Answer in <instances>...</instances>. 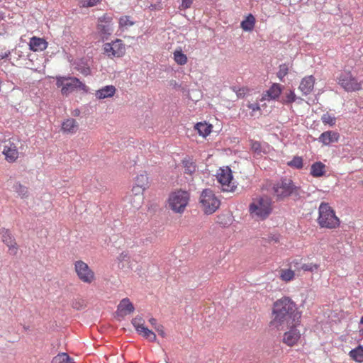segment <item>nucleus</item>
Listing matches in <instances>:
<instances>
[{
    "label": "nucleus",
    "mask_w": 363,
    "mask_h": 363,
    "mask_svg": "<svg viewBox=\"0 0 363 363\" xmlns=\"http://www.w3.org/2000/svg\"><path fill=\"white\" fill-rule=\"evenodd\" d=\"M98 30L104 39H108L113 32L112 18L107 15H104L99 19Z\"/></svg>",
    "instance_id": "nucleus-11"
},
{
    "label": "nucleus",
    "mask_w": 363,
    "mask_h": 363,
    "mask_svg": "<svg viewBox=\"0 0 363 363\" xmlns=\"http://www.w3.org/2000/svg\"><path fill=\"white\" fill-rule=\"evenodd\" d=\"M155 240V237L154 235H150L142 240V242L143 245H147L148 243L152 242Z\"/></svg>",
    "instance_id": "nucleus-46"
},
{
    "label": "nucleus",
    "mask_w": 363,
    "mask_h": 363,
    "mask_svg": "<svg viewBox=\"0 0 363 363\" xmlns=\"http://www.w3.org/2000/svg\"><path fill=\"white\" fill-rule=\"evenodd\" d=\"M75 270L79 278L85 283H91L94 280V272L89 266L82 261L75 262Z\"/></svg>",
    "instance_id": "nucleus-10"
},
{
    "label": "nucleus",
    "mask_w": 363,
    "mask_h": 363,
    "mask_svg": "<svg viewBox=\"0 0 363 363\" xmlns=\"http://www.w3.org/2000/svg\"><path fill=\"white\" fill-rule=\"evenodd\" d=\"M318 267H319L318 264H313V263L303 264L301 266V269L303 270L311 272L318 270Z\"/></svg>",
    "instance_id": "nucleus-42"
},
{
    "label": "nucleus",
    "mask_w": 363,
    "mask_h": 363,
    "mask_svg": "<svg viewBox=\"0 0 363 363\" xmlns=\"http://www.w3.org/2000/svg\"><path fill=\"white\" fill-rule=\"evenodd\" d=\"M9 55H10L9 51L4 52H0V59L6 58Z\"/></svg>",
    "instance_id": "nucleus-51"
},
{
    "label": "nucleus",
    "mask_w": 363,
    "mask_h": 363,
    "mask_svg": "<svg viewBox=\"0 0 363 363\" xmlns=\"http://www.w3.org/2000/svg\"><path fill=\"white\" fill-rule=\"evenodd\" d=\"M314 83L315 78L312 75L306 77L301 80L298 89L306 96L313 89Z\"/></svg>",
    "instance_id": "nucleus-17"
},
{
    "label": "nucleus",
    "mask_w": 363,
    "mask_h": 363,
    "mask_svg": "<svg viewBox=\"0 0 363 363\" xmlns=\"http://www.w3.org/2000/svg\"><path fill=\"white\" fill-rule=\"evenodd\" d=\"M294 272L291 269H281L280 271V277L283 281H289L294 278Z\"/></svg>",
    "instance_id": "nucleus-34"
},
{
    "label": "nucleus",
    "mask_w": 363,
    "mask_h": 363,
    "mask_svg": "<svg viewBox=\"0 0 363 363\" xmlns=\"http://www.w3.org/2000/svg\"><path fill=\"white\" fill-rule=\"evenodd\" d=\"M248 108L251 110H252L253 111H258L259 110V106L258 104L257 103H255V104H250L248 105Z\"/></svg>",
    "instance_id": "nucleus-48"
},
{
    "label": "nucleus",
    "mask_w": 363,
    "mask_h": 363,
    "mask_svg": "<svg viewBox=\"0 0 363 363\" xmlns=\"http://www.w3.org/2000/svg\"><path fill=\"white\" fill-rule=\"evenodd\" d=\"M250 150L257 155H262V153H266L260 142L256 140H250Z\"/></svg>",
    "instance_id": "nucleus-29"
},
{
    "label": "nucleus",
    "mask_w": 363,
    "mask_h": 363,
    "mask_svg": "<svg viewBox=\"0 0 363 363\" xmlns=\"http://www.w3.org/2000/svg\"><path fill=\"white\" fill-rule=\"evenodd\" d=\"M76 68L79 72H80L82 74L85 76H87L90 74L89 67L84 65L83 62L77 64Z\"/></svg>",
    "instance_id": "nucleus-41"
},
{
    "label": "nucleus",
    "mask_w": 363,
    "mask_h": 363,
    "mask_svg": "<svg viewBox=\"0 0 363 363\" xmlns=\"http://www.w3.org/2000/svg\"><path fill=\"white\" fill-rule=\"evenodd\" d=\"M14 191L21 197L28 196V189L27 187L21 185L20 183H16L13 186Z\"/></svg>",
    "instance_id": "nucleus-35"
},
{
    "label": "nucleus",
    "mask_w": 363,
    "mask_h": 363,
    "mask_svg": "<svg viewBox=\"0 0 363 363\" xmlns=\"http://www.w3.org/2000/svg\"><path fill=\"white\" fill-rule=\"evenodd\" d=\"M135 310L133 304L128 298L121 301L118 306L116 313L118 316L124 317L127 314L133 313Z\"/></svg>",
    "instance_id": "nucleus-15"
},
{
    "label": "nucleus",
    "mask_w": 363,
    "mask_h": 363,
    "mask_svg": "<svg viewBox=\"0 0 363 363\" xmlns=\"http://www.w3.org/2000/svg\"><path fill=\"white\" fill-rule=\"evenodd\" d=\"M79 124L74 118H68L62 124V130L64 133L73 134L77 132Z\"/></svg>",
    "instance_id": "nucleus-20"
},
{
    "label": "nucleus",
    "mask_w": 363,
    "mask_h": 363,
    "mask_svg": "<svg viewBox=\"0 0 363 363\" xmlns=\"http://www.w3.org/2000/svg\"><path fill=\"white\" fill-rule=\"evenodd\" d=\"M249 211L253 218L265 219L271 213L269 203L260 198L250 205Z\"/></svg>",
    "instance_id": "nucleus-7"
},
{
    "label": "nucleus",
    "mask_w": 363,
    "mask_h": 363,
    "mask_svg": "<svg viewBox=\"0 0 363 363\" xmlns=\"http://www.w3.org/2000/svg\"><path fill=\"white\" fill-rule=\"evenodd\" d=\"M195 129L198 130L200 135L205 138L211 133L212 125L206 123H198L195 125Z\"/></svg>",
    "instance_id": "nucleus-25"
},
{
    "label": "nucleus",
    "mask_w": 363,
    "mask_h": 363,
    "mask_svg": "<svg viewBox=\"0 0 363 363\" xmlns=\"http://www.w3.org/2000/svg\"><path fill=\"white\" fill-rule=\"evenodd\" d=\"M360 324L363 325V315L362 316L361 318V320H360ZM363 333V330H361Z\"/></svg>",
    "instance_id": "nucleus-54"
},
{
    "label": "nucleus",
    "mask_w": 363,
    "mask_h": 363,
    "mask_svg": "<svg viewBox=\"0 0 363 363\" xmlns=\"http://www.w3.org/2000/svg\"><path fill=\"white\" fill-rule=\"evenodd\" d=\"M301 318V313L296 304L289 298L278 299L273 305V319L271 324L278 329L285 326H296Z\"/></svg>",
    "instance_id": "nucleus-1"
},
{
    "label": "nucleus",
    "mask_w": 363,
    "mask_h": 363,
    "mask_svg": "<svg viewBox=\"0 0 363 363\" xmlns=\"http://www.w3.org/2000/svg\"><path fill=\"white\" fill-rule=\"evenodd\" d=\"M279 69L277 74V77L281 81H284V77L288 74L289 66L286 64H282L279 66Z\"/></svg>",
    "instance_id": "nucleus-39"
},
{
    "label": "nucleus",
    "mask_w": 363,
    "mask_h": 363,
    "mask_svg": "<svg viewBox=\"0 0 363 363\" xmlns=\"http://www.w3.org/2000/svg\"><path fill=\"white\" fill-rule=\"evenodd\" d=\"M193 3V0H182L181 7L184 9H186L191 6Z\"/></svg>",
    "instance_id": "nucleus-45"
},
{
    "label": "nucleus",
    "mask_w": 363,
    "mask_h": 363,
    "mask_svg": "<svg viewBox=\"0 0 363 363\" xmlns=\"http://www.w3.org/2000/svg\"><path fill=\"white\" fill-rule=\"evenodd\" d=\"M282 86L279 84H273L267 91V96L270 99H277L281 93Z\"/></svg>",
    "instance_id": "nucleus-23"
},
{
    "label": "nucleus",
    "mask_w": 363,
    "mask_h": 363,
    "mask_svg": "<svg viewBox=\"0 0 363 363\" xmlns=\"http://www.w3.org/2000/svg\"><path fill=\"white\" fill-rule=\"evenodd\" d=\"M189 194L185 191H178L171 194L169 199V205L172 211L177 213L184 211L188 203Z\"/></svg>",
    "instance_id": "nucleus-5"
},
{
    "label": "nucleus",
    "mask_w": 363,
    "mask_h": 363,
    "mask_svg": "<svg viewBox=\"0 0 363 363\" xmlns=\"http://www.w3.org/2000/svg\"><path fill=\"white\" fill-rule=\"evenodd\" d=\"M182 164L185 169V173L191 174L196 171V164L192 159L185 158L182 160Z\"/></svg>",
    "instance_id": "nucleus-26"
},
{
    "label": "nucleus",
    "mask_w": 363,
    "mask_h": 363,
    "mask_svg": "<svg viewBox=\"0 0 363 363\" xmlns=\"http://www.w3.org/2000/svg\"><path fill=\"white\" fill-rule=\"evenodd\" d=\"M148 178L145 174H141L137 176L135 179L136 185L144 190L147 184Z\"/></svg>",
    "instance_id": "nucleus-33"
},
{
    "label": "nucleus",
    "mask_w": 363,
    "mask_h": 363,
    "mask_svg": "<svg viewBox=\"0 0 363 363\" xmlns=\"http://www.w3.org/2000/svg\"><path fill=\"white\" fill-rule=\"evenodd\" d=\"M138 333L151 342H155L156 340V335L145 326L143 328H140V330L138 329Z\"/></svg>",
    "instance_id": "nucleus-28"
},
{
    "label": "nucleus",
    "mask_w": 363,
    "mask_h": 363,
    "mask_svg": "<svg viewBox=\"0 0 363 363\" xmlns=\"http://www.w3.org/2000/svg\"><path fill=\"white\" fill-rule=\"evenodd\" d=\"M200 203L206 214L215 212L220 206V201L215 196L212 190L204 189L200 196Z\"/></svg>",
    "instance_id": "nucleus-4"
},
{
    "label": "nucleus",
    "mask_w": 363,
    "mask_h": 363,
    "mask_svg": "<svg viewBox=\"0 0 363 363\" xmlns=\"http://www.w3.org/2000/svg\"><path fill=\"white\" fill-rule=\"evenodd\" d=\"M2 153L5 156V159L9 162H14L19 155L18 147L11 141H6L4 145Z\"/></svg>",
    "instance_id": "nucleus-12"
},
{
    "label": "nucleus",
    "mask_w": 363,
    "mask_h": 363,
    "mask_svg": "<svg viewBox=\"0 0 363 363\" xmlns=\"http://www.w3.org/2000/svg\"><path fill=\"white\" fill-rule=\"evenodd\" d=\"M79 113H80V111H79V110H78V109H75V110L72 112V114H73V116H78L79 115Z\"/></svg>",
    "instance_id": "nucleus-53"
},
{
    "label": "nucleus",
    "mask_w": 363,
    "mask_h": 363,
    "mask_svg": "<svg viewBox=\"0 0 363 363\" xmlns=\"http://www.w3.org/2000/svg\"><path fill=\"white\" fill-rule=\"evenodd\" d=\"M291 327V330L288 332H286L284 335L283 342L286 344L288 346L294 345L300 338V333L295 328L296 326L289 325Z\"/></svg>",
    "instance_id": "nucleus-16"
},
{
    "label": "nucleus",
    "mask_w": 363,
    "mask_h": 363,
    "mask_svg": "<svg viewBox=\"0 0 363 363\" xmlns=\"http://www.w3.org/2000/svg\"><path fill=\"white\" fill-rule=\"evenodd\" d=\"M67 81V77H57V82L56 85L57 87H61L63 89V86H65V84Z\"/></svg>",
    "instance_id": "nucleus-44"
},
{
    "label": "nucleus",
    "mask_w": 363,
    "mask_h": 363,
    "mask_svg": "<svg viewBox=\"0 0 363 363\" xmlns=\"http://www.w3.org/2000/svg\"><path fill=\"white\" fill-rule=\"evenodd\" d=\"M217 179L223 191L233 192L235 191L236 185L233 182L232 172L230 168L220 169Z\"/></svg>",
    "instance_id": "nucleus-8"
},
{
    "label": "nucleus",
    "mask_w": 363,
    "mask_h": 363,
    "mask_svg": "<svg viewBox=\"0 0 363 363\" xmlns=\"http://www.w3.org/2000/svg\"><path fill=\"white\" fill-rule=\"evenodd\" d=\"M149 322H150V323L152 326H154L155 328L156 326H157V325H158L157 324V320H156L155 318H151L149 320Z\"/></svg>",
    "instance_id": "nucleus-52"
},
{
    "label": "nucleus",
    "mask_w": 363,
    "mask_h": 363,
    "mask_svg": "<svg viewBox=\"0 0 363 363\" xmlns=\"http://www.w3.org/2000/svg\"><path fill=\"white\" fill-rule=\"evenodd\" d=\"M318 222L320 227L326 228H335L340 225L339 218L335 216L332 208L325 203L319 206V216Z\"/></svg>",
    "instance_id": "nucleus-3"
},
{
    "label": "nucleus",
    "mask_w": 363,
    "mask_h": 363,
    "mask_svg": "<svg viewBox=\"0 0 363 363\" xmlns=\"http://www.w3.org/2000/svg\"><path fill=\"white\" fill-rule=\"evenodd\" d=\"M296 99V94H294V91L292 90H289L284 93L281 101L283 104H291L294 102Z\"/></svg>",
    "instance_id": "nucleus-31"
},
{
    "label": "nucleus",
    "mask_w": 363,
    "mask_h": 363,
    "mask_svg": "<svg viewBox=\"0 0 363 363\" xmlns=\"http://www.w3.org/2000/svg\"><path fill=\"white\" fill-rule=\"evenodd\" d=\"M127 257H128V253L125 252H123L118 256V259L121 262V261L125 260V258H127Z\"/></svg>",
    "instance_id": "nucleus-50"
},
{
    "label": "nucleus",
    "mask_w": 363,
    "mask_h": 363,
    "mask_svg": "<svg viewBox=\"0 0 363 363\" xmlns=\"http://www.w3.org/2000/svg\"><path fill=\"white\" fill-rule=\"evenodd\" d=\"M339 133L335 131L328 130L323 132L319 137V142L325 145H328L331 143H336L339 139Z\"/></svg>",
    "instance_id": "nucleus-18"
},
{
    "label": "nucleus",
    "mask_w": 363,
    "mask_h": 363,
    "mask_svg": "<svg viewBox=\"0 0 363 363\" xmlns=\"http://www.w3.org/2000/svg\"><path fill=\"white\" fill-rule=\"evenodd\" d=\"M77 88L85 90L86 86L80 82V80L77 77H67V81H66L63 89H61V92L64 95H67Z\"/></svg>",
    "instance_id": "nucleus-13"
},
{
    "label": "nucleus",
    "mask_w": 363,
    "mask_h": 363,
    "mask_svg": "<svg viewBox=\"0 0 363 363\" xmlns=\"http://www.w3.org/2000/svg\"><path fill=\"white\" fill-rule=\"evenodd\" d=\"M255 24V18L249 14L245 20L241 22L240 26L245 31H251L253 30Z\"/></svg>",
    "instance_id": "nucleus-24"
},
{
    "label": "nucleus",
    "mask_w": 363,
    "mask_h": 363,
    "mask_svg": "<svg viewBox=\"0 0 363 363\" xmlns=\"http://www.w3.org/2000/svg\"><path fill=\"white\" fill-rule=\"evenodd\" d=\"M350 357L358 362H363V347L358 346L350 352Z\"/></svg>",
    "instance_id": "nucleus-27"
},
{
    "label": "nucleus",
    "mask_w": 363,
    "mask_h": 363,
    "mask_svg": "<svg viewBox=\"0 0 363 363\" xmlns=\"http://www.w3.org/2000/svg\"><path fill=\"white\" fill-rule=\"evenodd\" d=\"M116 92L115 86L112 85L105 86L101 89L96 91V96L99 99H104L106 98L111 97Z\"/></svg>",
    "instance_id": "nucleus-21"
},
{
    "label": "nucleus",
    "mask_w": 363,
    "mask_h": 363,
    "mask_svg": "<svg viewBox=\"0 0 363 363\" xmlns=\"http://www.w3.org/2000/svg\"><path fill=\"white\" fill-rule=\"evenodd\" d=\"M174 59L179 65H184L187 62V57L181 50H176L174 52Z\"/></svg>",
    "instance_id": "nucleus-30"
},
{
    "label": "nucleus",
    "mask_w": 363,
    "mask_h": 363,
    "mask_svg": "<svg viewBox=\"0 0 363 363\" xmlns=\"http://www.w3.org/2000/svg\"><path fill=\"white\" fill-rule=\"evenodd\" d=\"M134 23H135L130 19V17L127 16H122L119 19V26L123 28L127 29L134 25Z\"/></svg>",
    "instance_id": "nucleus-37"
},
{
    "label": "nucleus",
    "mask_w": 363,
    "mask_h": 363,
    "mask_svg": "<svg viewBox=\"0 0 363 363\" xmlns=\"http://www.w3.org/2000/svg\"><path fill=\"white\" fill-rule=\"evenodd\" d=\"M274 194L278 199H281L288 196H292L294 199L301 197L303 191L299 186L294 184L293 181L288 178H282L278 181L273 186Z\"/></svg>",
    "instance_id": "nucleus-2"
},
{
    "label": "nucleus",
    "mask_w": 363,
    "mask_h": 363,
    "mask_svg": "<svg viewBox=\"0 0 363 363\" xmlns=\"http://www.w3.org/2000/svg\"><path fill=\"white\" fill-rule=\"evenodd\" d=\"M287 164L291 167L301 169L303 167V159L301 157L295 156Z\"/></svg>",
    "instance_id": "nucleus-36"
},
{
    "label": "nucleus",
    "mask_w": 363,
    "mask_h": 363,
    "mask_svg": "<svg viewBox=\"0 0 363 363\" xmlns=\"http://www.w3.org/2000/svg\"><path fill=\"white\" fill-rule=\"evenodd\" d=\"M321 121L324 124H328L330 126H333L335 125L336 118L332 116L328 113H326L321 116Z\"/></svg>",
    "instance_id": "nucleus-38"
},
{
    "label": "nucleus",
    "mask_w": 363,
    "mask_h": 363,
    "mask_svg": "<svg viewBox=\"0 0 363 363\" xmlns=\"http://www.w3.org/2000/svg\"><path fill=\"white\" fill-rule=\"evenodd\" d=\"M104 54L108 57H120L125 52V45L121 40L117 39L111 43L104 45Z\"/></svg>",
    "instance_id": "nucleus-9"
},
{
    "label": "nucleus",
    "mask_w": 363,
    "mask_h": 363,
    "mask_svg": "<svg viewBox=\"0 0 363 363\" xmlns=\"http://www.w3.org/2000/svg\"><path fill=\"white\" fill-rule=\"evenodd\" d=\"M72 307L77 310H81L84 308V303L79 301H74L72 303Z\"/></svg>",
    "instance_id": "nucleus-47"
},
{
    "label": "nucleus",
    "mask_w": 363,
    "mask_h": 363,
    "mask_svg": "<svg viewBox=\"0 0 363 363\" xmlns=\"http://www.w3.org/2000/svg\"><path fill=\"white\" fill-rule=\"evenodd\" d=\"M52 363H74L66 353H62L52 359Z\"/></svg>",
    "instance_id": "nucleus-32"
},
{
    "label": "nucleus",
    "mask_w": 363,
    "mask_h": 363,
    "mask_svg": "<svg viewBox=\"0 0 363 363\" xmlns=\"http://www.w3.org/2000/svg\"><path fill=\"white\" fill-rule=\"evenodd\" d=\"M325 173V165L321 162H314L311 167V174L314 177H320Z\"/></svg>",
    "instance_id": "nucleus-22"
},
{
    "label": "nucleus",
    "mask_w": 363,
    "mask_h": 363,
    "mask_svg": "<svg viewBox=\"0 0 363 363\" xmlns=\"http://www.w3.org/2000/svg\"><path fill=\"white\" fill-rule=\"evenodd\" d=\"M338 84L347 91H356L362 89V82L350 72H342L337 77Z\"/></svg>",
    "instance_id": "nucleus-6"
},
{
    "label": "nucleus",
    "mask_w": 363,
    "mask_h": 363,
    "mask_svg": "<svg viewBox=\"0 0 363 363\" xmlns=\"http://www.w3.org/2000/svg\"><path fill=\"white\" fill-rule=\"evenodd\" d=\"M155 330L158 332V333L162 336L164 337V332L163 330V327L161 325H158L155 327Z\"/></svg>",
    "instance_id": "nucleus-49"
},
{
    "label": "nucleus",
    "mask_w": 363,
    "mask_h": 363,
    "mask_svg": "<svg viewBox=\"0 0 363 363\" xmlns=\"http://www.w3.org/2000/svg\"><path fill=\"white\" fill-rule=\"evenodd\" d=\"M1 240L9 247L10 254L13 255H16L17 244L15 241L13 236L11 235V233L9 232V230L3 228L1 230Z\"/></svg>",
    "instance_id": "nucleus-14"
},
{
    "label": "nucleus",
    "mask_w": 363,
    "mask_h": 363,
    "mask_svg": "<svg viewBox=\"0 0 363 363\" xmlns=\"http://www.w3.org/2000/svg\"><path fill=\"white\" fill-rule=\"evenodd\" d=\"M144 320L141 316H136L132 320V324L138 332V329L140 330V328L144 327Z\"/></svg>",
    "instance_id": "nucleus-40"
},
{
    "label": "nucleus",
    "mask_w": 363,
    "mask_h": 363,
    "mask_svg": "<svg viewBox=\"0 0 363 363\" xmlns=\"http://www.w3.org/2000/svg\"><path fill=\"white\" fill-rule=\"evenodd\" d=\"M100 0H82L81 4L83 7H91L99 3Z\"/></svg>",
    "instance_id": "nucleus-43"
},
{
    "label": "nucleus",
    "mask_w": 363,
    "mask_h": 363,
    "mask_svg": "<svg viewBox=\"0 0 363 363\" xmlns=\"http://www.w3.org/2000/svg\"><path fill=\"white\" fill-rule=\"evenodd\" d=\"M29 46L33 51H43L47 48L48 43L43 38L33 37L30 40Z\"/></svg>",
    "instance_id": "nucleus-19"
}]
</instances>
